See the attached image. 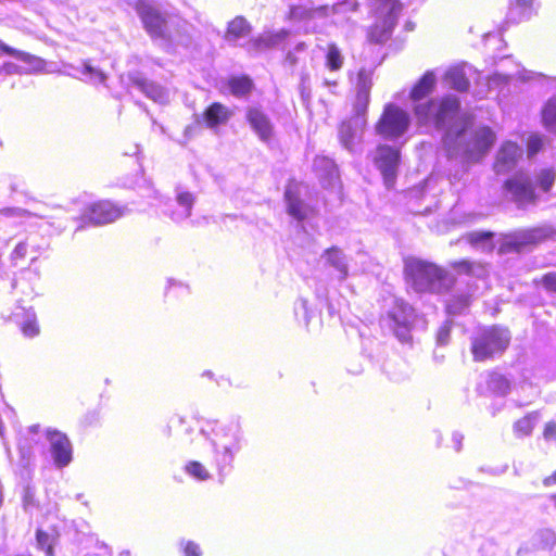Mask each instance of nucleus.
Here are the masks:
<instances>
[{
	"mask_svg": "<svg viewBox=\"0 0 556 556\" xmlns=\"http://www.w3.org/2000/svg\"><path fill=\"white\" fill-rule=\"evenodd\" d=\"M314 169L320 177H328L330 180L337 177V168L333 161L326 156H317L314 160Z\"/></svg>",
	"mask_w": 556,
	"mask_h": 556,
	"instance_id": "72a5a7b5",
	"label": "nucleus"
},
{
	"mask_svg": "<svg viewBox=\"0 0 556 556\" xmlns=\"http://www.w3.org/2000/svg\"><path fill=\"white\" fill-rule=\"evenodd\" d=\"M518 78L522 80L530 79V76L526 74L525 70L517 68L515 72H502L495 73L493 76L488 78L486 88L478 91L480 97L486 96L488 91L502 85H506L510 79Z\"/></svg>",
	"mask_w": 556,
	"mask_h": 556,
	"instance_id": "cd10ccee",
	"label": "nucleus"
},
{
	"mask_svg": "<svg viewBox=\"0 0 556 556\" xmlns=\"http://www.w3.org/2000/svg\"><path fill=\"white\" fill-rule=\"evenodd\" d=\"M370 3L375 13L382 20V24H377L370 29L369 38L375 42H383L391 35L401 8L397 0H370Z\"/></svg>",
	"mask_w": 556,
	"mask_h": 556,
	"instance_id": "0eeeda50",
	"label": "nucleus"
},
{
	"mask_svg": "<svg viewBox=\"0 0 556 556\" xmlns=\"http://www.w3.org/2000/svg\"><path fill=\"white\" fill-rule=\"evenodd\" d=\"M43 435L49 442V452L58 468L66 467L73 459L72 443L66 434L52 429H46Z\"/></svg>",
	"mask_w": 556,
	"mask_h": 556,
	"instance_id": "6e6552de",
	"label": "nucleus"
},
{
	"mask_svg": "<svg viewBox=\"0 0 556 556\" xmlns=\"http://www.w3.org/2000/svg\"><path fill=\"white\" fill-rule=\"evenodd\" d=\"M355 8L356 4L351 1H345L333 5L331 9H329V12L332 15L331 22L333 24H340L342 22L341 15L345 14L348 11H354Z\"/></svg>",
	"mask_w": 556,
	"mask_h": 556,
	"instance_id": "37998d69",
	"label": "nucleus"
},
{
	"mask_svg": "<svg viewBox=\"0 0 556 556\" xmlns=\"http://www.w3.org/2000/svg\"><path fill=\"white\" fill-rule=\"evenodd\" d=\"M295 314L299 316L302 314L304 320L306 324H308L309 320V308L308 303L306 300L301 299L295 303Z\"/></svg>",
	"mask_w": 556,
	"mask_h": 556,
	"instance_id": "de8ad7c7",
	"label": "nucleus"
},
{
	"mask_svg": "<svg viewBox=\"0 0 556 556\" xmlns=\"http://www.w3.org/2000/svg\"><path fill=\"white\" fill-rule=\"evenodd\" d=\"M185 556H200V548L193 542H187L184 546Z\"/></svg>",
	"mask_w": 556,
	"mask_h": 556,
	"instance_id": "8fccbe9b",
	"label": "nucleus"
},
{
	"mask_svg": "<svg viewBox=\"0 0 556 556\" xmlns=\"http://www.w3.org/2000/svg\"><path fill=\"white\" fill-rule=\"evenodd\" d=\"M480 78V74L469 64L462 63L450 67L444 75V79L450 87L457 91H466L470 79Z\"/></svg>",
	"mask_w": 556,
	"mask_h": 556,
	"instance_id": "4468645a",
	"label": "nucleus"
},
{
	"mask_svg": "<svg viewBox=\"0 0 556 556\" xmlns=\"http://www.w3.org/2000/svg\"><path fill=\"white\" fill-rule=\"evenodd\" d=\"M129 79L135 87H137L141 92H143L149 99L154 102L164 104L169 100V92L164 87L152 83L147 81L138 74H130Z\"/></svg>",
	"mask_w": 556,
	"mask_h": 556,
	"instance_id": "412c9836",
	"label": "nucleus"
},
{
	"mask_svg": "<svg viewBox=\"0 0 556 556\" xmlns=\"http://www.w3.org/2000/svg\"><path fill=\"white\" fill-rule=\"evenodd\" d=\"M138 11L146 29L152 37H161L164 35L165 21L155 8L141 4Z\"/></svg>",
	"mask_w": 556,
	"mask_h": 556,
	"instance_id": "4be33fe9",
	"label": "nucleus"
},
{
	"mask_svg": "<svg viewBox=\"0 0 556 556\" xmlns=\"http://www.w3.org/2000/svg\"><path fill=\"white\" fill-rule=\"evenodd\" d=\"M538 420L539 415L536 413L528 414L527 416L520 418L515 422L514 431L519 437L529 435L532 432Z\"/></svg>",
	"mask_w": 556,
	"mask_h": 556,
	"instance_id": "f704fd0d",
	"label": "nucleus"
},
{
	"mask_svg": "<svg viewBox=\"0 0 556 556\" xmlns=\"http://www.w3.org/2000/svg\"><path fill=\"white\" fill-rule=\"evenodd\" d=\"M300 189V185L289 184L285 191V200L289 215L298 220H303L309 216L312 208L301 201Z\"/></svg>",
	"mask_w": 556,
	"mask_h": 556,
	"instance_id": "a211bd4d",
	"label": "nucleus"
},
{
	"mask_svg": "<svg viewBox=\"0 0 556 556\" xmlns=\"http://www.w3.org/2000/svg\"><path fill=\"white\" fill-rule=\"evenodd\" d=\"M414 319L413 307L402 300H395L393 306L381 319V326L392 332L401 342H408Z\"/></svg>",
	"mask_w": 556,
	"mask_h": 556,
	"instance_id": "39448f33",
	"label": "nucleus"
},
{
	"mask_svg": "<svg viewBox=\"0 0 556 556\" xmlns=\"http://www.w3.org/2000/svg\"><path fill=\"white\" fill-rule=\"evenodd\" d=\"M405 274L408 282L417 292L443 293L450 289L453 278L434 264L417 258L405 262Z\"/></svg>",
	"mask_w": 556,
	"mask_h": 556,
	"instance_id": "7ed1b4c3",
	"label": "nucleus"
},
{
	"mask_svg": "<svg viewBox=\"0 0 556 556\" xmlns=\"http://www.w3.org/2000/svg\"><path fill=\"white\" fill-rule=\"evenodd\" d=\"M175 288H179V289H182L185 291H187V287L181 285V283H174V282H169V292L174 291Z\"/></svg>",
	"mask_w": 556,
	"mask_h": 556,
	"instance_id": "13d9d810",
	"label": "nucleus"
},
{
	"mask_svg": "<svg viewBox=\"0 0 556 556\" xmlns=\"http://www.w3.org/2000/svg\"><path fill=\"white\" fill-rule=\"evenodd\" d=\"M304 48H305V43H304V42H301V43H299V45L296 46V50H298V51H301V50H303Z\"/></svg>",
	"mask_w": 556,
	"mask_h": 556,
	"instance_id": "052dcab7",
	"label": "nucleus"
},
{
	"mask_svg": "<svg viewBox=\"0 0 556 556\" xmlns=\"http://www.w3.org/2000/svg\"><path fill=\"white\" fill-rule=\"evenodd\" d=\"M534 236L532 233L526 235L520 241L516 242V244H526L533 241Z\"/></svg>",
	"mask_w": 556,
	"mask_h": 556,
	"instance_id": "5fc2aeb1",
	"label": "nucleus"
},
{
	"mask_svg": "<svg viewBox=\"0 0 556 556\" xmlns=\"http://www.w3.org/2000/svg\"><path fill=\"white\" fill-rule=\"evenodd\" d=\"M60 539V530L55 525L48 529L38 528L36 530L37 548L43 551L46 556H55L54 545Z\"/></svg>",
	"mask_w": 556,
	"mask_h": 556,
	"instance_id": "b1692460",
	"label": "nucleus"
},
{
	"mask_svg": "<svg viewBox=\"0 0 556 556\" xmlns=\"http://www.w3.org/2000/svg\"><path fill=\"white\" fill-rule=\"evenodd\" d=\"M503 63H506V60H502ZM502 68H505V64L502 65Z\"/></svg>",
	"mask_w": 556,
	"mask_h": 556,
	"instance_id": "e2e57ef3",
	"label": "nucleus"
},
{
	"mask_svg": "<svg viewBox=\"0 0 556 556\" xmlns=\"http://www.w3.org/2000/svg\"><path fill=\"white\" fill-rule=\"evenodd\" d=\"M125 211V206L102 200L90 204L86 210L85 217L94 225H104L122 217Z\"/></svg>",
	"mask_w": 556,
	"mask_h": 556,
	"instance_id": "1a4fd4ad",
	"label": "nucleus"
},
{
	"mask_svg": "<svg viewBox=\"0 0 556 556\" xmlns=\"http://www.w3.org/2000/svg\"><path fill=\"white\" fill-rule=\"evenodd\" d=\"M553 80H555V81H556V77H555V78H553Z\"/></svg>",
	"mask_w": 556,
	"mask_h": 556,
	"instance_id": "69168bd1",
	"label": "nucleus"
},
{
	"mask_svg": "<svg viewBox=\"0 0 556 556\" xmlns=\"http://www.w3.org/2000/svg\"><path fill=\"white\" fill-rule=\"evenodd\" d=\"M290 31L281 28L278 30H265L248 42L249 51H264L280 47L289 37Z\"/></svg>",
	"mask_w": 556,
	"mask_h": 556,
	"instance_id": "dca6fc26",
	"label": "nucleus"
},
{
	"mask_svg": "<svg viewBox=\"0 0 556 556\" xmlns=\"http://www.w3.org/2000/svg\"><path fill=\"white\" fill-rule=\"evenodd\" d=\"M326 261L338 271V278L344 280L349 275L348 264L344 254L337 248L326 251Z\"/></svg>",
	"mask_w": 556,
	"mask_h": 556,
	"instance_id": "7c9ffc66",
	"label": "nucleus"
},
{
	"mask_svg": "<svg viewBox=\"0 0 556 556\" xmlns=\"http://www.w3.org/2000/svg\"><path fill=\"white\" fill-rule=\"evenodd\" d=\"M14 317L25 337L34 338L39 334V325L33 309H23L22 317L20 313H15Z\"/></svg>",
	"mask_w": 556,
	"mask_h": 556,
	"instance_id": "c85d7f7f",
	"label": "nucleus"
},
{
	"mask_svg": "<svg viewBox=\"0 0 556 556\" xmlns=\"http://www.w3.org/2000/svg\"><path fill=\"white\" fill-rule=\"evenodd\" d=\"M287 59H288V60H290L292 63L294 62V61H293V59H292L291 53H289V54L287 55Z\"/></svg>",
	"mask_w": 556,
	"mask_h": 556,
	"instance_id": "680f3d73",
	"label": "nucleus"
},
{
	"mask_svg": "<svg viewBox=\"0 0 556 556\" xmlns=\"http://www.w3.org/2000/svg\"><path fill=\"white\" fill-rule=\"evenodd\" d=\"M48 244L35 236L27 237L24 241L16 244L11 253L13 261L25 260L29 257L30 264H34L47 250Z\"/></svg>",
	"mask_w": 556,
	"mask_h": 556,
	"instance_id": "2eb2a0df",
	"label": "nucleus"
},
{
	"mask_svg": "<svg viewBox=\"0 0 556 556\" xmlns=\"http://www.w3.org/2000/svg\"><path fill=\"white\" fill-rule=\"evenodd\" d=\"M555 180V173L552 169H543L538 175V182L543 192H547Z\"/></svg>",
	"mask_w": 556,
	"mask_h": 556,
	"instance_id": "c03bdc74",
	"label": "nucleus"
},
{
	"mask_svg": "<svg viewBox=\"0 0 556 556\" xmlns=\"http://www.w3.org/2000/svg\"><path fill=\"white\" fill-rule=\"evenodd\" d=\"M40 427L33 425L26 429L18 440V451L26 465L33 459V444L37 443L40 438Z\"/></svg>",
	"mask_w": 556,
	"mask_h": 556,
	"instance_id": "a878e982",
	"label": "nucleus"
},
{
	"mask_svg": "<svg viewBox=\"0 0 556 556\" xmlns=\"http://www.w3.org/2000/svg\"><path fill=\"white\" fill-rule=\"evenodd\" d=\"M538 283H541L549 292H556V273L545 274Z\"/></svg>",
	"mask_w": 556,
	"mask_h": 556,
	"instance_id": "a18cd8bd",
	"label": "nucleus"
},
{
	"mask_svg": "<svg viewBox=\"0 0 556 556\" xmlns=\"http://www.w3.org/2000/svg\"><path fill=\"white\" fill-rule=\"evenodd\" d=\"M409 125L410 116L405 110L388 104L376 125V131L386 139L395 140L408 130Z\"/></svg>",
	"mask_w": 556,
	"mask_h": 556,
	"instance_id": "423d86ee",
	"label": "nucleus"
},
{
	"mask_svg": "<svg viewBox=\"0 0 556 556\" xmlns=\"http://www.w3.org/2000/svg\"><path fill=\"white\" fill-rule=\"evenodd\" d=\"M326 8L318 9H307L306 7H292L289 13V18L291 21H311L317 17H321L326 14Z\"/></svg>",
	"mask_w": 556,
	"mask_h": 556,
	"instance_id": "2f4dec72",
	"label": "nucleus"
},
{
	"mask_svg": "<svg viewBox=\"0 0 556 556\" xmlns=\"http://www.w3.org/2000/svg\"><path fill=\"white\" fill-rule=\"evenodd\" d=\"M3 71L5 74H23L24 70L22 66H18L12 62L4 63L2 68H0V72Z\"/></svg>",
	"mask_w": 556,
	"mask_h": 556,
	"instance_id": "09e8293b",
	"label": "nucleus"
},
{
	"mask_svg": "<svg viewBox=\"0 0 556 556\" xmlns=\"http://www.w3.org/2000/svg\"><path fill=\"white\" fill-rule=\"evenodd\" d=\"M12 213L16 216H30V213L24 211V210H21V208H15V210H12Z\"/></svg>",
	"mask_w": 556,
	"mask_h": 556,
	"instance_id": "4d7b16f0",
	"label": "nucleus"
},
{
	"mask_svg": "<svg viewBox=\"0 0 556 556\" xmlns=\"http://www.w3.org/2000/svg\"><path fill=\"white\" fill-rule=\"evenodd\" d=\"M469 305V295L453 296L447 300L446 309L448 314L456 315L462 313Z\"/></svg>",
	"mask_w": 556,
	"mask_h": 556,
	"instance_id": "79ce46f5",
	"label": "nucleus"
},
{
	"mask_svg": "<svg viewBox=\"0 0 556 556\" xmlns=\"http://www.w3.org/2000/svg\"><path fill=\"white\" fill-rule=\"evenodd\" d=\"M488 388L495 394L505 395L509 391V381L501 374L492 372L488 378Z\"/></svg>",
	"mask_w": 556,
	"mask_h": 556,
	"instance_id": "e433bc0d",
	"label": "nucleus"
},
{
	"mask_svg": "<svg viewBox=\"0 0 556 556\" xmlns=\"http://www.w3.org/2000/svg\"><path fill=\"white\" fill-rule=\"evenodd\" d=\"M247 119L262 141H268L273 136V124L269 117L260 109L251 108L247 112Z\"/></svg>",
	"mask_w": 556,
	"mask_h": 556,
	"instance_id": "aec40b11",
	"label": "nucleus"
},
{
	"mask_svg": "<svg viewBox=\"0 0 556 556\" xmlns=\"http://www.w3.org/2000/svg\"><path fill=\"white\" fill-rule=\"evenodd\" d=\"M510 336L500 327L483 329L472 341V354L476 361H484L502 353L508 345Z\"/></svg>",
	"mask_w": 556,
	"mask_h": 556,
	"instance_id": "20e7f679",
	"label": "nucleus"
},
{
	"mask_svg": "<svg viewBox=\"0 0 556 556\" xmlns=\"http://www.w3.org/2000/svg\"><path fill=\"white\" fill-rule=\"evenodd\" d=\"M545 483H554L556 484V471L554 472L553 476L548 477L546 480H545Z\"/></svg>",
	"mask_w": 556,
	"mask_h": 556,
	"instance_id": "bf43d9fd",
	"label": "nucleus"
},
{
	"mask_svg": "<svg viewBox=\"0 0 556 556\" xmlns=\"http://www.w3.org/2000/svg\"><path fill=\"white\" fill-rule=\"evenodd\" d=\"M233 112L228 106L215 102L205 109L202 114V121L211 130H216L220 126H225L232 117Z\"/></svg>",
	"mask_w": 556,
	"mask_h": 556,
	"instance_id": "6ab92c4d",
	"label": "nucleus"
},
{
	"mask_svg": "<svg viewBox=\"0 0 556 556\" xmlns=\"http://www.w3.org/2000/svg\"><path fill=\"white\" fill-rule=\"evenodd\" d=\"M448 336H450V326L447 324H445L444 326H442L438 332V342L440 344H445L448 340Z\"/></svg>",
	"mask_w": 556,
	"mask_h": 556,
	"instance_id": "3c124183",
	"label": "nucleus"
},
{
	"mask_svg": "<svg viewBox=\"0 0 556 556\" xmlns=\"http://www.w3.org/2000/svg\"><path fill=\"white\" fill-rule=\"evenodd\" d=\"M399 159V150L387 144L377 148L375 163L380 169L387 187H391L394 182Z\"/></svg>",
	"mask_w": 556,
	"mask_h": 556,
	"instance_id": "9b49d317",
	"label": "nucleus"
},
{
	"mask_svg": "<svg viewBox=\"0 0 556 556\" xmlns=\"http://www.w3.org/2000/svg\"><path fill=\"white\" fill-rule=\"evenodd\" d=\"M185 472L200 482L211 479L210 470L200 462L191 460L185 465Z\"/></svg>",
	"mask_w": 556,
	"mask_h": 556,
	"instance_id": "c9c22d12",
	"label": "nucleus"
},
{
	"mask_svg": "<svg viewBox=\"0 0 556 556\" xmlns=\"http://www.w3.org/2000/svg\"><path fill=\"white\" fill-rule=\"evenodd\" d=\"M507 194L519 206H526L535 201V190L528 176L520 174L509 179L505 184Z\"/></svg>",
	"mask_w": 556,
	"mask_h": 556,
	"instance_id": "9d476101",
	"label": "nucleus"
},
{
	"mask_svg": "<svg viewBox=\"0 0 556 556\" xmlns=\"http://www.w3.org/2000/svg\"><path fill=\"white\" fill-rule=\"evenodd\" d=\"M357 113V116L349 122L342 123L339 129V137L342 146L351 152H355L362 139V132L366 121L365 113Z\"/></svg>",
	"mask_w": 556,
	"mask_h": 556,
	"instance_id": "f8f14e48",
	"label": "nucleus"
},
{
	"mask_svg": "<svg viewBox=\"0 0 556 556\" xmlns=\"http://www.w3.org/2000/svg\"><path fill=\"white\" fill-rule=\"evenodd\" d=\"M326 64L331 71H337L342 67L343 56L336 45H329L326 55Z\"/></svg>",
	"mask_w": 556,
	"mask_h": 556,
	"instance_id": "a19ab883",
	"label": "nucleus"
},
{
	"mask_svg": "<svg viewBox=\"0 0 556 556\" xmlns=\"http://www.w3.org/2000/svg\"><path fill=\"white\" fill-rule=\"evenodd\" d=\"M202 434L211 442L213 462L222 475L233 462L235 454L241 447V427L236 421L212 422L202 429Z\"/></svg>",
	"mask_w": 556,
	"mask_h": 556,
	"instance_id": "f03ea898",
	"label": "nucleus"
},
{
	"mask_svg": "<svg viewBox=\"0 0 556 556\" xmlns=\"http://www.w3.org/2000/svg\"><path fill=\"white\" fill-rule=\"evenodd\" d=\"M458 266L460 268H463L466 273H473V265H471L470 263L466 262V261H463L458 264Z\"/></svg>",
	"mask_w": 556,
	"mask_h": 556,
	"instance_id": "864d4df0",
	"label": "nucleus"
},
{
	"mask_svg": "<svg viewBox=\"0 0 556 556\" xmlns=\"http://www.w3.org/2000/svg\"><path fill=\"white\" fill-rule=\"evenodd\" d=\"M80 72L85 81L90 84H103L106 79V75L101 70L93 67L88 61L83 62Z\"/></svg>",
	"mask_w": 556,
	"mask_h": 556,
	"instance_id": "4c0bfd02",
	"label": "nucleus"
},
{
	"mask_svg": "<svg viewBox=\"0 0 556 556\" xmlns=\"http://www.w3.org/2000/svg\"><path fill=\"white\" fill-rule=\"evenodd\" d=\"M194 204V197L187 190L178 188L176 190V208L172 211L170 218L174 222H182L190 217Z\"/></svg>",
	"mask_w": 556,
	"mask_h": 556,
	"instance_id": "393cba45",
	"label": "nucleus"
},
{
	"mask_svg": "<svg viewBox=\"0 0 556 556\" xmlns=\"http://www.w3.org/2000/svg\"><path fill=\"white\" fill-rule=\"evenodd\" d=\"M252 31V26L243 16H236L228 23L225 40L237 43L247 38Z\"/></svg>",
	"mask_w": 556,
	"mask_h": 556,
	"instance_id": "bb28decb",
	"label": "nucleus"
},
{
	"mask_svg": "<svg viewBox=\"0 0 556 556\" xmlns=\"http://www.w3.org/2000/svg\"><path fill=\"white\" fill-rule=\"evenodd\" d=\"M371 76V71L365 68H362L357 74L355 110L358 113H365L369 103Z\"/></svg>",
	"mask_w": 556,
	"mask_h": 556,
	"instance_id": "5701e85b",
	"label": "nucleus"
},
{
	"mask_svg": "<svg viewBox=\"0 0 556 556\" xmlns=\"http://www.w3.org/2000/svg\"><path fill=\"white\" fill-rule=\"evenodd\" d=\"M492 237L491 232H471L468 235V242L483 251H491L493 249Z\"/></svg>",
	"mask_w": 556,
	"mask_h": 556,
	"instance_id": "58836bf2",
	"label": "nucleus"
},
{
	"mask_svg": "<svg viewBox=\"0 0 556 556\" xmlns=\"http://www.w3.org/2000/svg\"><path fill=\"white\" fill-rule=\"evenodd\" d=\"M543 147V138L538 136V135H533V136H530L529 139H528V152L529 154L533 155L535 153H538Z\"/></svg>",
	"mask_w": 556,
	"mask_h": 556,
	"instance_id": "49530a36",
	"label": "nucleus"
},
{
	"mask_svg": "<svg viewBox=\"0 0 556 556\" xmlns=\"http://www.w3.org/2000/svg\"><path fill=\"white\" fill-rule=\"evenodd\" d=\"M435 83L434 73L428 71L410 91V99L418 102L414 106L418 124L445 130L443 141L450 159L465 165L480 162L493 147L496 134L485 125L468 126L467 118L459 115V100L455 96L419 102L432 92Z\"/></svg>",
	"mask_w": 556,
	"mask_h": 556,
	"instance_id": "f257e3e1",
	"label": "nucleus"
},
{
	"mask_svg": "<svg viewBox=\"0 0 556 556\" xmlns=\"http://www.w3.org/2000/svg\"><path fill=\"white\" fill-rule=\"evenodd\" d=\"M0 53L13 55L17 60L24 63L23 70L25 74L30 73H53V68H47V63L43 59L33 55L30 53L16 50L5 45L0 40Z\"/></svg>",
	"mask_w": 556,
	"mask_h": 556,
	"instance_id": "ddd939ff",
	"label": "nucleus"
},
{
	"mask_svg": "<svg viewBox=\"0 0 556 556\" xmlns=\"http://www.w3.org/2000/svg\"><path fill=\"white\" fill-rule=\"evenodd\" d=\"M311 28H312V27L307 26L305 30H306V31H309V29H311Z\"/></svg>",
	"mask_w": 556,
	"mask_h": 556,
	"instance_id": "0e129e2a",
	"label": "nucleus"
},
{
	"mask_svg": "<svg viewBox=\"0 0 556 556\" xmlns=\"http://www.w3.org/2000/svg\"><path fill=\"white\" fill-rule=\"evenodd\" d=\"M522 155V149L511 141L504 142L496 155L494 168L496 173L504 174L511 170Z\"/></svg>",
	"mask_w": 556,
	"mask_h": 556,
	"instance_id": "f3484780",
	"label": "nucleus"
},
{
	"mask_svg": "<svg viewBox=\"0 0 556 556\" xmlns=\"http://www.w3.org/2000/svg\"><path fill=\"white\" fill-rule=\"evenodd\" d=\"M542 121L549 131L556 132V94L551 97L543 105Z\"/></svg>",
	"mask_w": 556,
	"mask_h": 556,
	"instance_id": "473e14b6",
	"label": "nucleus"
},
{
	"mask_svg": "<svg viewBox=\"0 0 556 556\" xmlns=\"http://www.w3.org/2000/svg\"><path fill=\"white\" fill-rule=\"evenodd\" d=\"M544 437L546 439H553L556 438V424L555 422H548L544 430Z\"/></svg>",
	"mask_w": 556,
	"mask_h": 556,
	"instance_id": "603ef678",
	"label": "nucleus"
},
{
	"mask_svg": "<svg viewBox=\"0 0 556 556\" xmlns=\"http://www.w3.org/2000/svg\"><path fill=\"white\" fill-rule=\"evenodd\" d=\"M462 440H463V435L462 434H459V433H454L453 434V441H454L457 450L460 448Z\"/></svg>",
	"mask_w": 556,
	"mask_h": 556,
	"instance_id": "6e6d98bb",
	"label": "nucleus"
},
{
	"mask_svg": "<svg viewBox=\"0 0 556 556\" xmlns=\"http://www.w3.org/2000/svg\"><path fill=\"white\" fill-rule=\"evenodd\" d=\"M230 91L238 97L247 94L252 88V81L248 77H235L229 81Z\"/></svg>",
	"mask_w": 556,
	"mask_h": 556,
	"instance_id": "ea45409f",
	"label": "nucleus"
},
{
	"mask_svg": "<svg viewBox=\"0 0 556 556\" xmlns=\"http://www.w3.org/2000/svg\"><path fill=\"white\" fill-rule=\"evenodd\" d=\"M534 0H509L508 16L514 22L529 18L533 13Z\"/></svg>",
	"mask_w": 556,
	"mask_h": 556,
	"instance_id": "c756f323",
	"label": "nucleus"
}]
</instances>
